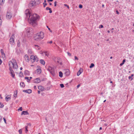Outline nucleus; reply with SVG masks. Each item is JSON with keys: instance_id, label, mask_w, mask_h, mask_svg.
<instances>
[{"instance_id": "1", "label": "nucleus", "mask_w": 134, "mask_h": 134, "mask_svg": "<svg viewBox=\"0 0 134 134\" xmlns=\"http://www.w3.org/2000/svg\"><path fill=\"white\" fill-rule=\"evenodd\" d=\"M27 17L29 16L28 21L30 24L33 25H34V15L31 14V10L27 9L25 12Z\"/></svg>"}, {"instance_id": "2", "label": "nucleus", "mask_w": 134, "mask_h": 134, "mask_svg": "<svg viewBox=\"0 0 134 134\" xmlns=\"http://www.w3.org/2000/svg\"><path fill=\"white\" fill-rule=\"evenodd\" d=\"M12 61H9L8 63V65L10 67L12 68V66H13V68L16 69L18 68V65L17 64L16 61L14 59H12Z\"/></svg>"}, {"instance_id": "3", "label": "nucleus", "mask_w": 134, "mask_h": 134, "mask_svg": "<svg viewBox=\"0 0 134 134\" xmlns=\"http://www.w3.org/2000/svg\"><path fill=\"white\" fill-rule=\"evenodd\" d=\"M44 36V33L42 32H40V33H37L36 34L35 36L34 37L35 40H36L37 39H42Z\"/></svg>"}, {"instance_id": "4", "label": "nucleus", "mask_w": 134, "mask_h": 134, "mask_svg": "<svg viewBox=\"0 0 134 134\" xmlns=\"http://www.w3.org/2000/svg\"><path fill=\"white\" fill-rule=\"evenodd\" d=\"M40 18V16L36 14H34V27L37 26L38 24V21Z\"/></svg>"}, {"instance_id": "5", "label": "nucleus", "mask_w": 134, "mask_h": 134, "mask_svg": "<svg viewBox=\"0 0 134 134\" xmlns=\"http://www.w3.org/2000/svg\"><path fill=\"white\" fill-rule=\"evenodd\" d=\"M47 70L50 72L54 76L55 75V74L54 72V70L53 68L51 66H49Z\"/></svg>"}, {"instance_id": "6", "label": "nucleus", "mask_w": 134, "mask_h": 134, "mask_svg": "<svg viewBox=\"0 0 134 134\" xmlns=\"http://www.w3.org/2000/svg\"><path fill=\"white\" fill-rule=\"evenodd\" d=\"M12 16V14L11 12L9 11H7L6 15V18L7 19H10Z\"/></svg>"}, {"instance_id": "7", "label": "nucleus", "mask_w": 134, "mask_h": 134, "mask_svg": "<svg viewBox=\"0 0 134 134\" xmlns=\"http://www.w3.org/2000/svg\"><path fill=\"white\" fill-rule=\"evenodd\" d=\"M14 34L12 35L10 39V43L12 44H13L14 42Z\"/></svg>"}, {"instance_id": "8", "label": "nucleus", "mask_w": 134, "mask_h": 134, "mask_svg": "<svg viewBox=\"0 0 134 134\" xmlns=\"http://www.w3.org/2000/svg\"><path fill=\"white\" fill-rule=\"evenodd\" d=\"M37 69H36L35 73H37V74H39L41 72V67L39 66H38L37 67Z\"/></svg>"}, {"instance_id": "9", "label": "nucleus", "mask_w": 134, "mask_h": 134, "mask_svg": "<svg viewBox=\"0 0 134 134\" xmlns=\"http://www.w3.org/2000/svg\"><path fill=\"white\" fill-rule=\"evenodd\" d=\"M27 35L29 34L32 35L33 33V29L31 28H30L29 30L27 31Z\"/></svg>"}, {"instance_id": "10", "label": "nucleus", "mask_w": 134, "mask_h": 134, "mask_svg": "<svg viewBox=\"0 0 134 134\" xmlns=\"http://www.w3.org/2000/svg\"><path fill=\"white\" fill-rule=\"evenodd\" d=\"M40 3V0H34V6L38 5Z\"/></svg>"}, {"instance_id": "11", "label": "nucleus", "mask_w": 134, "mask_h": 134, "mask_svg": "<svg viewBox=\"0 0 134 134\" xmlns=\"http://www.w3.org/2000/svg\"><path fill=\"white\" fill-rule=\"evenodd\" d=\"M9 70L10 71V74H11L12 76V77L13 78H14L15 76V74L13 73V71L12 69V68L11 67H9Z\"/></svg>"}, {"instance_id": "12", "label": "nucleus", "mask_w": 134, "mask_h": 134, "mask_svg": "<svg viewBox=\"0 0 134 134\" xmlns=\"http://www.w3.org/2000/svg\"><path fill=\"white\" fill-rule=\"evenodd\" d=\"M24 58L25 60L27 62H29L30 60V58L27 54L25 55Z\"/></svg>"}, {"instance_id": "13", "label": "nucleus", "mask_w": 134, "mask_h": 134, "mask_svg": "<svg viewBox=\"0 0 134 134\" xmlns=\"http://www.w3.org/2000/svg\"><path fill=\"white\" fill-rule=\"evenodd\" d=\"M70 72L69 69H66L65 70V74L66 76H69L70 75Z\"/></svg>"}, {"instance_id": "14", "label": "nucleus", "mask_w": 134, "mask_h": 134, "mask_svg": "<svg viewBox=\"0 0 134 134\" xmlns=\"http://www.w3.org/2000/svg\"><path fill=\"white\" fill-rule=\"evenodd\" d=\"M11 95H7L5 97V100L7 101H8V100L10 99Z\"/></svg>"}, {"instance_id": "15", "label": "nucleus", "mask_w": 134, "mask_h": 134, "mask_svg": "<svg viewBox=\"0 0 134 134\" xmlns=\"http://www.w3.org/2000/svg\"><path fill=\"white\" fill-rule=\"evenodd\" d=\"M38 89L41 90V91H43L44 90V88L43 87L41 86H39L38 87Z\"/></svg>"}, {"instance_id": "16", "label": "nucleus", "mask_w": 134, "mask_h": 134, "mask_svg": "<svg viewBox=\"0 0 134 134\" xmlns=\"http://www.w3.org/2000/svg\"><path fill=\"white\" fill-rule=\"evenodd\" d=\"M83 71V69H82L80 68V70L77 72V75L78 76H79L80 74L82 73Z\"/></svg>"}, {"instance_id": "17", "label": "nucleus", "mask_w": 134, "mask_h": 134, "mask_svg": "<svg viewBox=\"0 0 134 134\" xmlns=\"http://www.w3.org/2000/svg\"><path fill=\"white\" fill-rule=\"evenodd\" d=\"M40 80L39 78H37L35 80H34V82L37 83H39L40 82Z\"/></svg>"}, {"instance_id": "18", "label": "nucleus", "mask_w": 134, "mask_h": 134, "mask_svg": "<svg viewBox=\"0 0 134 134\" xmlns=\"http://www.w3.org/2000/svg\"><path fill=\"white\" fill-rule=\"evenodd\" d=\"M39 60V58L36 55L34 56V62L35 61L37 62Z\"/></svg>"}, {"instance_id": "19", "label": "nucleus", "mask_w": 134, "mask_h": 134, "mask_svg": "<svg viewBox=\"0 0 134 134\" xmlns=\"http://www.w3.org/2000/svg\"><path fill=\"white\" fill-rule=\"evenodd\" d=\"M29 113H28V112L27 111H22L21 113V115H27Z\"/></svg>"}, {"instance_id": "20", "label": "nucleus", "mask_w": 134, "mask_h": 134, "mask_svg": "<svg viewBox=\"0 0 134 134\" xmlns=\"http://www.w3.org/2000/svg\"><path fill=\"white\" fill-rule=\"evenodd\" d=\"M20 85L21 87H25V85L24 82H21L20 83Z\"/></svg>"}, {"instance_id": "21", "label": "nucleus", "mask_w": 134, "mask_h": 134, "mask_svg": "<svg viewBox=\"0 0 134 134\" xmlns=\"http://www.w3.org/2000/svg\"><path fill=\"white\" fill-rule=\"evenodd\" d=\"M43 53H44L45 54V55L46 56L48 57V55H49V54L48 53L47 51H43V52L42 53V54H43Z\"/></svg>"}, {"instance_id": "22", "label": "nucleus", "mask_w": 134, "mask_h": 134, "mask_svg": "<svg viewBox=\"0 0 134 134\" xmlns=\"http://www.w3.org/2000/svg\"><path fill=\"white\" fill-rule=\"evenodd\" d=\"M30 61L33 63L34 62V55H32L30 57Z\"/></svg>"}, {"instance_id": "23", "label": "nucleus", "mask_w": 134, "mask_h": 134, "mask_svg": "<svg viewBox=\"0 0 134 134\" xmlns=\"http://www.w3.org/2000/svg\"><path fill=\"white\" fill-rule=\"evenodd\" d=\"M40 62L41 64L43 65H44L45 63V62L42 59H41L40 60Z\"/></svg>"}, {"instance_id": "24", "label": "nucleus", "mask_w": 134, "mask_h": 134, "mask_svg": "<svg viewBox=\"0 0 134 134\" xmlns=\"http://www.w3.org/2000/svg\"><path fill=\"white\" fill-rule=\"evenodd\" d=\"M46 9L47 10H49V13H51L52 12V11L51 10V8H49L48 7H47L46 8Z\"/></svg>"}, {"instance_id": "25", "label": "nucleus", "mask_w": 134, "mask_h": 134, "mask_svg": "<svg viewBox=\"0 0 134 134\" xmlns=\"http://www.w3.org/2000/svg\"><path fill=\"white\" fill-rule=\"evenodd\" d=\"M17 91L16 90L14 92V97H17Z\"/></svg>"}, {"instance_id": "26", "label": "nucleus", "mask_w": 134, "mask_h": 134, "mask_svg": "<svg viewBox=\"0 0 134 134\" xmlns=\"http://www.w3.org/2000/svg\"><path fill=\"white\" fill-rule=\"evenodd\" d=\"M35 48L36 49L39 50L40 49V47L39 46L36 45H35Z\"/></svg>"}, {"instance_id": "27", "label": "nucleus", "mask_w": 134, "mask_h": 134, "mask_svg": "<svg viewBox=\"0 0 134 134\" xmlns=\"http://www.w3.org/2000/svg\"><path fill=\"white\" fill-rule=\"evenodd\" d=\"M125 61H126V60L125 59H124L123 60V61H122V63H121L120 64V66H122L123 65L125 62Z\"/></svg>"}, {"instance_id": "28", "label": "nucleus", "mask_w": 134, "mask_h": 134, "mask_svg": "<svg viewBox=\"0 0 134 134\" xmlns=\"http://www.w3.org/2000/svg\"><path fill=\"white\" fill-rule=\"evenodd\" d=\"M134 75L133 74H132L131 75V76H130L129 77V79H131V80H133V78L132 77H133Z\"/></svg>"}, {"instance_id": "29", "label": "nucleus", "mask_w": 134, "mask_h": 134, "mask_svg": "<svg viewBox=\"0 0 134 134\" xmlns=\"http://www.w3.org/2000/svg\"><path fill=\"white\" fill-rule=\"evenodd\" d=\"M59 76L61 77H63V73L61 71L59 72Z\"/></svg>"}, {"instance_id": "30", "label": "nucleus", "mask_w": 134, "mask_h": 134, "mask_svg": "<svg viewBox=\"0 0 134 134\" xmlns=\"http://www.w3.org/2000/svg\"><path fill=\"white\" fill-rule=\"evenodd\" d=\"M1 52L2 55H5V54L3 52V49H1Z\"/></svg>"}, {"instance_id": "31", "label": "nucleus", "mask_w": 134, "mask_h": 134, "mask_svg": "<svg viewBox=\"0 0 134 134\" xmlns=\"http://www.w3.org/2000/svg\"><path fill=\"white\" fill-rule=\"evenodd\" d=\"M44 3H43V4L44 5V7H45L46 6V5L47 4L46 3V0H45L44 1Z\"/></svg>"}, {"instance_id": "32", "label": "nucleus", "mask_w": 134, "mask_h": 134, "mask_svg": "<svg viewBox=\"0 0 134 134\" xmlns=\"http://www.w3.org/2000/svg\"><path fill=\"white\" fill-rule=\"evenodd\" d=\"M19 76L21 77H22L23 76V74L21 71H20V72L19 74Z\"/></svg>"}, {"instance_id": "33", "label": "nucleus", "mask_w": 134, "mask_h": 134, "mask_svg": "<svg viewBox=\"0 0 134 134\" xmlns=\"http://www.w3.org/2000/svg\"><path fill=\"white\" fill-rule=\"evenodd\" d=\"M33 2H31L29 4V5L30 6H31L33 7L34 6V4L33 3Z\"/></svg>"}, {"instance_id": "34", "label": "nucleus", "mask_w": 134, "mask_h": 134, "mask_svg": "<svg viewBox=\"0 0 134 134\" xmlns=\"http://www.w3.org/2000/svg\"><path fill=\"white\" fill-rule=\"evenodd\" d=\"M32 92V90L31 89L27 90V93H30Z\"/></svg>"}, {"instance_id": "35", "label": "nucleus", "mask_w": 134, "mask_h": 134, "mask_svg": "<svg viewBox=\"0 0 134 134\" xmlns=\"http://www.w3.org/2000/svg\"><path fill=\"white\" fill-rule=\"evenodd\" d=\"M25 79H27V81L28 82H29V81L30 80V79H29V77H25Z\"/></svg>"}, {"instance_id": "36", "label": "nucleus", "mask_w": 134, "mask_h": 134, "mask_svg": "<svg viewBox=\"0 0 134 134\" xmlns=\"http://www.w3.org/2000/svg\"><path fill=\"white\" fill-rule=\"evenodd\" d=\"M94 66V64L93 63H91L90 66V68H91Z\"/></svg>"}, {"instance_id": "37", "label": "nucleus", "mask_w": 134, "mask_h": 134, "mask_svg": "<svg viewBox=\"0 0 134 134\" xmlns=\"http://www.w3.org/2000/svg\"><path fill=\"white\" fill-rule=\"evenodd\" d=\"M5 0H0V4L1 5V3H4V2Z\"/></svg>"}, {"instance_id": "38", "label": "nucleus", "mask_w": 134, "mask_h": 134, "mask_svg": "<svg viewBox=\"0 0 134 134\" xmlns=\"http://www.w3.org/2000/svg\"><path fill=\"white\" fill-rule=\"evenodd\" d=\"M20 45V43L19 41H18L17 43V46L18 47H19Z\"/></svg>"}, {"instance_id": "39", "label": "nucleus", "mask_w": 134, "mask_h": 134, "mask_svg": "<svg viewBox=\"0 0 134 134\" xmlns=\"http://www.w3.org/2000/svg\"><path fill=\"white\" fill-rule=\"evenodd\" d=\"M4 107V105L3 104L1 103H0V107L1 108H2Z\"/></svg>"}, {"instance_id": "40", "label": "nucleus", "mask_w": 134, "mask_h": 134, "mask_svg": "<svg viewBox=\"0 0 134 134\" xmlns=\"http://www.w3.org/2000/svg\"><path fill=\"white\" fill-rule=\"evenodd\" d=\"M64 5L65 6V7H67V8H68V9H69V7L68 5L67 4H64Z\"/></svg>"}, {"instance_id": "41", "label": "nucleus", "mask_w": 134, "mask_h": 134, "mask_svg": "<svg viewBox=\"0 0 134 134\" xmlns=\"http://www.w3.org/2000/svg\"><path fill=\"white\" fill-rule=\"evenodd\" d=\"M19 132L20 134H22V130L21 129H20L19 130Z\"/></svg>"}, {"instance_id": "42", "label": "nucleus", "mask_w": 134, "mask_h": 134, "mask_svg": "<svg viewBox=\"0 0 134 134\" xmlns=\"http://www.w3.org/2000/svg\"><path fill=\"white\" fill-rule=\"evenodd\" d=\"M60 87H62V88H63L64 87V85L63 84H60Z\"/></svg>"}, {"instance_id": "43", "label": "nucleus", "mask_w": 134, "mask_h": 134, "mask_svg": "<svg viewBox=\"0 0 134 134\" xmlns=\"http://www.w3.org/2000/svg\"><path fill=\"white\" fill-rule=\"evenodd\" d=\"M18 110H20L22 111V108L21 107H20L19 109H18Z\"/></svg>"}, {"instance_id": "44", "label": "nucleus", "mask_w": 134, "mask_h": 134, "mask_svg": "<svg viewBox=\"0 0 134 134\" xmlns=\"http://www.w3.org/2000/svg\"><path fill=\"white\" fill-rule=\"evenodd\" d=\"M79 8H82V5L80 4L79 5Z\"/></svg>"}, {"instance_id": "45", "label": "nucleus", "mask_w": 134, "mask_h": 134, "mask_svg": "<svg viewBox=\"0 0 134 134\" xmlns=\"http://www.w3.org/2000/svg\"><path fill=\"white\" fill-rule=\"evenodd\" d=\"M57 3V2L56 1H55V2H54V6L55 7H56V6Z\"/></svg>"}, {"instance_id": "46", "label": "nucleus", "mask_w": 134, "mask_h": 134, "mask_svg": "<svg viewBox=\"0 0 134 134\" xmlns=\"http://www.w3.org/2000/svg\"><path fill=\"white\" fill-rule=\"evenodd\" d=\"M28 52L29 53H30V54H31L32 53L31 51V49H29L28 50Z\"/></svg>"}, {"instance_id": "47", "label": "nucleus", "mask_w": 134, "mask_h": 134, "mask_svg": "<svg viewBox=\"0 0 134 134\" xmlns=\"http://www.w3.org/2000/svg\"><path fill=\"white\" fill-rule=\"evenodd\" d=\"M103 27V26L102 25H101L99 26V28H102Z\"/></svg>"}, {"instance_id": "48", "label": "nucleus", "mask_w": 134, "mask_h": 134, "mask_svg": "<svg viewBox=\"0 0 134 134\" xmlns=\"http://www.w3.org/2000/svg\"><path fill=\"white\" fill-rule=\"evenodd\" d=\"M23 91L24 92L27 93V90H24Z\"/></svg>"}, {"instance_id": "49", "label": "nucleus", "mask_w": 134, "mask_h": 134, "mask_svg": "<svg viewBox=\"0 0 134 134\" xmlns=\"http://www.w3.org/2000/svg\"><path fill=\"white\" fill-rule=\"evenodd\" d=\"M25 129H26V133L28 131V130H27V126H26L25 127Z\"/></svg>"}, {"instance_id": "50", "label": "nucleus", "mask_w": 134, "mask_h": 134, "mask_svg": "<svg viewBox=\"0 0 134 134\" xmlns=\"http://www.w3.org/2000/svg\"><path fill=\"white\" fill-rule=\"evenodd\" d=\"M2 120V117L0 115V122Z\"/></svg>"}, {"instance_id": "51", "label": "nucleus", "mask_w": 134, "mask_h": 134, "mask_svg": "<svg viewBox=\"0 0 134 134\" xmlns=\"http://www.w3.org/2000/svg\"><path fill=\"white\" fill-rule=\"evenodd\" d=\"M75 60H78V58L76 56L75 57Z\"/></svg>"}, {"instance_id": "52", "label": "nucleus", "mask_w": 134, "mask_h": 134, "mask_svg": "<svg viewBox=\"0 0 134 134\" xmlns=\"http://www.w3.org/2000/svg\"><path fill=\"white\" fill-rule=\"evenodd\" d=\"M3 119L4 120V121L5 123H6V120L4 118H3Z\"/></svg>"}, {"instance_id": "53", "label": "nucleus", "mask_w": 134, "mask_h": 134, "mask_svg": "<svg viewBox=\"0 0 134 134\" xmlns=\"http://www.w3.org/2000/svg\"><path fill=\"white\" fill-rule=\"evenodd\" d=\"M67 53H68V55L69 56H71V54L70 53H69V52H68Z\"/></svg>"}, {"instance_id": "54", "label": "nucleus", "mask_w": 134, "mask_h": 134, "mask_svg": "<svg viewBox=\"0 0 134 134\" xmlns=\"http://www.w3.org/2000/svg\"><path fill=\"white\" fill-rule=\"evenodd\" d=\"M116 13L117 14H119V12L118 10H116Z\"/></svg>"}, {"instance_id": "55", "label": "nucleus", "mask_w": 134, "mask_h": 134, "mask_svg": "<svg viewBox=\"0 0 134 134\" xmlns=\"http://www.w3.org/2000/svg\"><path fill=\"white\" fill-rule=\"evenodd\" d=\"M2 61L1 59H0V65H1L2 63Z\"/></svg>"}, {"instance_id": "56", "label": "nucleus", "mask_w": 134, "mask_h": 134, "mask_svg": "<svg viewBox=\"0 0 134 134\" xmlns=\"http://www.w3.org/2000/svg\"><path fill=\"white\" fill-rule=\"evenodd\" d=\"M80 86V85H77V88H78Z\"/></svg>"}, {"instance_id": "57", "label": "nucleus", "mask_w": 134, "mask_h": 134, "mask_svg": "<svg viewBox=\"0 0 134 134\" xmlns=\"http://www.w3.org/2000/svg\"><path fill=\"white\" fill-rule=\"evenodd\" d=\"M53 1V0H47V1H48V2H49V1H51V2H52V1Z\"/></svg>"}, {"instance_id": "58", "label": "nucleus", "mask_w": 134, "mask_h": 134, "mask_svg": "<svg viewBox=\"0 0 134 134\" xmlns=\"http://www.w3.org/2000/svg\"><path fill=\"white\" fill-rule=\"evenodd\" d=\"M49 43H51H51H52V41H50L49 42Z\"/></svg>"}, {"instance_id": "59", "label": "nucleus", "mask_w": 134, "mask_h": 134, "mask_svg": "<svg viewBox=\"0 0 134 134\" xmlns=\"http://www.w3.org/2000/svg\"><path fill=\"white\" fill-rule=\"evenodd\" d=\"M23 69V68H22V67H21L20 68V70H22V69Z\"/></svg>"}, {"instance_id": "60", "label": "nucleus", "mask_w": 134, "mask_h": 134, "mask_svg": "<svg viewBox=\"0 0 134 134\" xmlns=\"http://www.w3.org/2000/svg\"><path fill=\"white\" fill-rule=\"evenodd\" d=\"M40 91H38V93L39 94L40 93Z\"/></svg>"}, {"instance_id": "61", "label": "nucleus", "mask_w": 134, "mask_h": 134, "mask_svg": "<svg viewBox=\"0 0 134 134\" xmlns=\"http://www.w3.org/2000/svg\"><path fill=\"white\" fill-rule=\"evenodd\" d=\"M102 127H100L99 128V130H102Z\"/></svg>"}, {"instance_id": "62", "label": "nucleus", "mask_w": 134, "mask_h": 134, "mask_svg": "<svg viewBox=\"0 0 134 134\" xmlns=\"http://www.w3.org/2000/svg\"><path fill=\"white\" fill-rule=\"evenodd\" d=\"M36 88V86H34V88L35 89Z\"/></svg>"}, {"instance_id": "63", "label": "nucleus", "mask_w": 134, "mask_h": 134, "mask_svg": "<svg viewBox=\"0 0 134 134\" xmlns=\"http://www.w3.org/2000/svg\"><path fill=\"white\" fill-rule=\"evenodd\" d=\"M52 3H49V5H52Z\"/></svg>"}, {"instance_id": "64", "label": "nucleus", "mask_w": 134, "mask_h": 134, "mask_svg": "<svg viewBox=\"0 0 134 134\" xmlns=\"http://www.w3.org/2000/svg\"><path fill=\"white\" fill-rule=\"evenodd\" d=\"M28 71H27V70H26V71H25V73H26V72H28Z\"/></svg>"}]
</instances>
